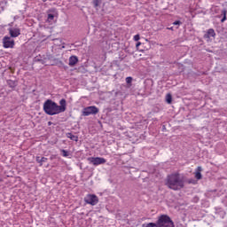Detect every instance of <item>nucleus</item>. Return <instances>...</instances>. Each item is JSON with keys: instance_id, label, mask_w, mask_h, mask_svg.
Instances as JSON below:
<instances>
[{"instance_id": "obj_1", "label": "nucleus", "mask_w": 227, "mask_h": 227, "mask_svg": "<svg viewBox=\"0 0 227 227\" xmlns=\"http://www.w3.org/2000/svg\"><path fill=\"white\" fill-rule=\"evenodd\" d=\"M43 109L46 114L49 116H54L56 114H61L67 111V99L62 98L59 100V106L52 101L51 99H47L43 103Z\"/></svg>"}, {"instance_id": "obj_2", "label": "nucleus", "mask_w": 227, "mask_h": 227, "mask_svg": "<svg viewBox=\"0 0 227 227\" xmlns=\"http://www.w3.org/2000/svg\"><path fill=\"white\" fill-rule=\"evenodd\" d=\"M184 176L178 173L171 174L167 177L166 185L172 191H180V189H184Z\"/></svg>"}, {"instance_id": "obj_3", "label": "nucleus", "mask_w": 227, "mask_h": 227, "mask_svg": "<svg viewBox=\"0 0 227 227\" xmlns=\"http://www.w3.org/2000/svg\"><path fill=\"white\" fill-rule=\"evenodd\" d=\"M156 224L158 227H175V223H173V220H171V217L168 215H160Z\"/></svg>"}, {"instance_id": "obj_4", "label": "nucleus", "mask_w": 227, "mask_h": 227, "mask_svg": "<svg viewBox=\"0 0 227 227\" xmlns=\"http://www.w3.org/2000/svg\"><path fill=\"white\" fill-rule=\"evenodd\" d=\"M98 107L95 106H87L85 108H83L82 110V116H90L91 114L95 115V114H98Z\"/></svg>"}, {"instance_id": "obj_5", "label": "nucleus", "mask_w": 227, "mask_h": 227, "mask_svg": "<svg viewBox=\"0 0 227 227\" xmlns=\"http://www.w3.org/2000/svg\"><path fill=\"white\" fill-rule=\"evenodd\" d=\"M84 201L85 203H87V205H91L92 207H95V205L98 203V197H97V195L95 194H88L84 198Z\"/></svg>"}, {"instance_id": "obj_6", "label": "nucleus", "mask_w": 227, "mask_h": 227, "mask_svg": "<svg viewBox=\"0 0 227 227\" xmlns=\"http://www.w3.org/2000/svg\"><path fill=\"white\" fill-rule=\"evenodd\" d=\"M88 160L90 164H93V166H100V164H106V162H107L105 158L100 157H90Z\"/></svg>"}, {"instance_id": "obj_7", "label": "nucleus", "mask_w": 227, "mask_h": 227, "mask_svg": "<svg viewBox=\"0 0 227 227\" xmlns=\"http://www.w3.org/2000/svg\"><path fill=\"white\" fill-rule=\"evenodd\" d=\"M3 44L4 49H13L15 47V41L10 36H4L3 38Z\"/></svg>"}, {"instance_id": "obj_8", "label": "nucleus", "mask_w": 227, "mask_h": 227, "mask_svg": "<svg viewBox=\"0 0 227 227\" xmlns=\"http://www.w3.org/2000/svg\"><path fill=\"white\" fill-rule=\"evenodd\" d=\"M56 9H51L48 13L47 21L48 22H54V18L56 17Z\"/></svg>"}, {"instance_id": "obj_9", "label": "nucleus", "mask_w": 227, "mask_h": 227, "mask_svg": "<svg viewBox=\"0 0 227 227\" xmlns=\"http://www.w3.org/2000/svg\"><path fill=\"white\" fill-rule=\"evenodd\" d=\"M9 33L12 38H17L20 35V28H9Z\"/></svg>"}, {"instance_id": "obj_10", "label": "nucleus", "mask_w": 227, "mask_h": 227, "mask_svg": "<svg viewBox=\"0 0 227 227\" xmlns=\"http://www.w3.org/2000/svg\"><path fill=\"white\" fill-rule=\"evenodd\" d=\"M76 63H79V58L75 55L71 56L68 62L69 67H75Z\"/></svg>"}, {"instance_id": "obj_11", "label": "nucleus", "mask_w": 227, "mask_h": 227, "mask_svg": "<svg viewBox=\"0 0 227 227\" xmlns=\"http://www.w3.org/2000/svg\"><path fill=\"white\" fill-rule=\"evenodd\" d=\"M204 38H215V31L214 28H209L204 35Z\"/></svg>"}, {"instance_id": "obj_12", "label": "nucleus", "mask_w": 227, "mask_h": 227, "mask_svg": "<svg viewBox=\"0 0 227 227\" xmlns=\"http://www.w3.org/2000/svg\"><path fill=\"white\" fill-rule=\"evenodd\" d=\"M215 214V216L220 217V219H224V215H226V212H224L223 208H216Z\"/></svg>"}, {"instance_id": "obj_13", "label": "nucleus", "mask_w": 227, "mask_h": 227, "mask_svg": "<svg viewBox=\"0 0 227 227\" xmlns=\"http://www.w3.org/2000/svg\"><path fill=\"white\" fill-rule=\"evenodd\" d=\"M201 171H203V168L201 167H198L195 172V178L197 180H201V178H203V176L201 175Z\"/></svg>"}, {"instance_id": "obj_14", "label": "nucleus", "mask_w": 227, "mask_h": 227, "mask_svg": "<svg viewBox=\"0 0 227 227\" xmlns=\"http://www.w3.org/2000/svg\"><path fill=\"white\" fill-rule=\"evenodd\" d=\"M35 160L38 162V164H40V166H43V162H46L48 159L45 157L41 158L40 156H36Z\"/></svg>"}, {"instance_id": "obj_15", "label": "nucleus", "mask_w": 227, "mask_h": 227, "mask_svg": "<svg viewBox=\"0 0 227 227\" xmlns=\"http://www.w3.org/2000/svg\"><path fill=\"white\" fill-rule=\"evenodd\" d=\"M7 84L9 88H17L19 82L17 81L13 80H7Z\"/></svg>"}, {"instance_id": "obj_16", "label": "nucleus", "mask_w": 227, "mask_h": 227, "mask_svg": "<svg viewBox=\"0 0 227 227\" xmlns=\"http://www.w3.org/2000/svg\"><path fill=\"white\" fill-rule=\"evenodd\" d=\"M92 4L96 10H100V4H102V0H93Z\"/></svg>"}, {"instance_id": "obj_17", "label": "nucleus", "mask_w": 227, "mask_h": 227, "mask_svg": "<svg viewBox=\"0 0 227 227\" xmlns=\"http://www.w3.org/2000/svg\"><path fill=\"white\" fill-rule=\"evenodd\" d=\"M67 137L71 139V141H75L76 143H77V141H79V137L73 135L72 133H67Z\"/></svg>"}, {"instance_id": "obj_18", "label": "nucleus", "mask_w": 227, "mask_h": 227, "mask_svg": "<svg viewBox=\"0 0 227 227\" xmlns=\"http://www.w3.org/2000/svg\"><path fill=\"white\" fill-rule=\"evenodd\" d=\"M166 102L167 104H171V102H173V96H171V94H167L166 95Z\"/></svg>"}, {"instance_id": "obj_19", "label": "nucleus", "mask_w": 227, "mask_h": 227, "mask_svg": "<svg viewBox=\"0 0 227 227\" xmlns=\"http://www.w3.org/2000/svg\"><path fill=\"white\" fill-rule=\"evenodd\" d=\"M142 226L143 227H159L157 225V223H146V224H143Z\"/></svg>"}, {"instance_id": "obj_20", "label": "nucleus", "mask_w": 227, "mask_h": 227, "mask_svg": "<svg viewBox=\"0 0 227 227\" xmlns=\"http://www.w3.org/2000/svg\"><path fill=\"white\" fill-rule=\"evenodd\" d=\"M226 13H227L226 9H224V10L222 11V15H223V19L221 20V22H225V21H226Z\"/></svg>"}, {"instance_id": "obj_21", "label": "nucleus", "mask_w": 227, "mask_h": 227, "mask_svg": "<svg viewBox=\"0 0 227 227\" xmlns=\"http://www.w3.org/2000/svg\"><path fill=\"white\" fill-rule=\"evenodd\" d=\"M61 153H62L63 157H68V151L62 149Z\"/></svg>"}, {"instance_id": "obj_22", "label": "nucleus", "mask_w": 227, "mask_h": 227, "mask_svg": "<svg viewBox=\"0 0 227 227\" xmlns=\"http://www.w3.org/2000/svg\"><path fill=\"white\" fill-rule=\"evenodd\" d=\"M126 82H127V84H132V77L128 76V77L126 78Z\"/></svg>"}, {"instance_id": "obj_23", "label": "nucleus", "mask_w": 227, "mask_h": 227, "mask_svg": "<svg viewBox=\"0 0 227 227\" xmlns=\"http://www.w3.org/2000/svg\"><path fill=\"white\" fill-rule=\"evenodd\" d=\"M180 24H182V21H180V20H176V21L173 23L174 26H180Z\"/></svg>"}, {"instance_id": "obj_24", "label": "nucleus", "mask_w": 227, "mask_h": 227, "mask_svg": "<svg viewBox=\"0 0 227 227\" xmlns=\"http://www.w3.org/2000/svg\"><path fill=\"white\" fill-rule=\"evenodd\" d=\"M139 39H140L139 35H136L134 36L135 42H139Z\"/></svg>"}, {"instance_id": "obj_25", "label": "nucleus", "mask_w": 227, "mask_h": 227, "mask_svg": "<svg viewBox=\"0 0 227 227\" xmlns=\"http://www.w3.org/2000/svg\"><path fill=\"white\" fill-rule=\"evenodd\" d=\"M139 45H141V42L137 43L136 44L137 49H139Z\"/></svg>"}, {"instance_id": "obj_26", "label": "nucleus", "mask_w": 227, "mask_h": 227, "mask_svg": "<svg viewBox=\"0 0 227 227\" xmlns=\"http://www.w3.org/2000/svg\"><path fill=\"white\" fill-rule=\"evenodd\" d=\"M223 203H224V205H226V207H227V197L223 200Z\"/></svg>"}, {"instance_id": "obj_27", "label": "nucleus", "mask_w": 227, "mask_h": 227, "mask_svg": "<svg viewBox=\"0 0 227 227\" xmlns=\"http://www.w3.org/2000/svg\"><path fill=\"white\" fill-rule=\"evenodd\" d=\"M48 125H52V122L49 121V122H48Z\"/></svg>"}, {"instance_id": "obj_28", "label": "nucleus", "mask_w": 227, "mask_h": 227, "mask_svg": "<svg viewBox=\"0 0 227 227\" xmlns=\"http://www.w3.org/2000/svg\"><path fill=\"white\" fill-rule=\"evenodd\" d=\"M43 3H47V0H43Z\"/></svg>"}, {"instance_id": "obj_29", "label": "nucleus", "mask_w": 227, "mask_h": 227, "mask_svg": "<svg viewBox=\"0 0 227 227\" xmlns=\"http://www.w3.org/2000/svg\"><path fill=\"white\" fill-rule=\"evenodd\" d=\"M168 29H173V27H170V28H168Z\"/></svg>"}]
</instances>
